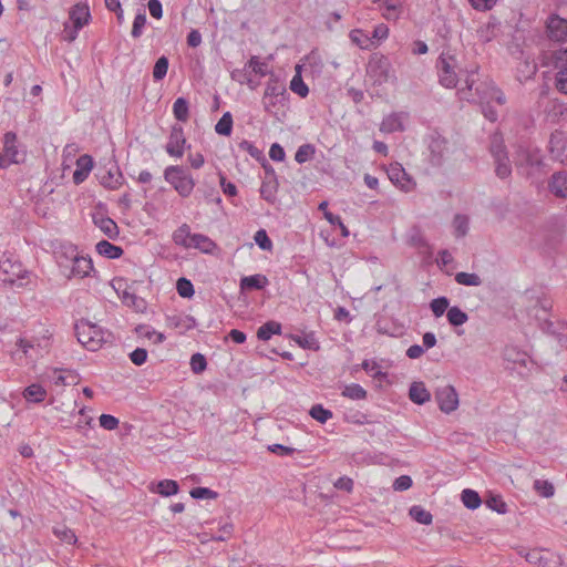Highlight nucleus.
<instances>
[{
	"label": "nucleus",
	"instance_id": "4be33fe9",
	"mask_svg": "<svg viewBox=\"0 0 567 567\" xmlns=\"http://www.w3.org/2000/svg\"><path fill=\"white\" fill-rule=\"evenodd\" d=\"M403 117V113L389 114L382 120L380 124V131L383 133H394L404 131Z\"/></svg>",
	"mask_w": 567,
	"mask_h": 567
},
{
	"label": "nucleus",
	"instance_id": "c85d7f7f",
	"mask_svg": "<svg viewBox=\"0 0 567 567\" xmlns=\"http://www.w3.org/2000/svg\"><path fill=\"white\" fill-rule=\"evenodd\" d=\"M23 396L27 401L40 403L44 401L47 391L42 385L33 383L24 389Z\"/></svg>",
	"mask_w": 567,
	"mask_h": 567
},
{
	"label": "nucleus",
	"instance_id": "3c124183",
	"mask_svg": "<svg viewBox=\"0 0 567 567\" xmlns=\"http://www.w3.org/2000/svg\"><path fill=\"white\" fill-rule=\"evenodd\" d=\"M177 292L183 298H192L195 293L194 286L190 280L179 278L176 284Z\"/></svg>",
	"mask_w": 567,
	"mask_h": 567
},
{
	"label": "nucleus",
	"instance_id": "f3484780",
	"mask_svg": "<svg viewBox=\"0 0 567 567\" xmlns=\"http://www.w3.org/2000/svg\"><path fill=\"white\" fill-rule=\"evenodd\" d=\"M373 3L379 4L382 10V16L386 20H396L403 12L402 0H372Z\"/></svg>",
	"mask_w": 567,
	"mask_h": 567
},
{
	"label": "nucleus",
	"instance_id": "473e14b6",
	"mask_svg": "<svg viewBox=\"0 0 567 567\" xmlns=\"http://www.w3.org/2000/svg\"><path fill=\"white\" fill-rule=\"evenodd\" d=\"M173 113L177 121L187 122L189 118L188 101L185 97H178L173 104Z\"/></svg>",
	"mask_w": 567,
	"mask_h": 567
},
{
	"label": "nucleus",
	"instance_id": "f8f14e48",
	"mask_svg": "<svg viewBox=\"0 0 567 567\" xmlns=\"http://www.w3.org/2000/svg\"><path fill=\"white\" fill-rule=\"evenodd\" d=\"M388 176L394 185L399 186L405 192L411 190L414 186L412 178L406 174L405 169L399 163H394L389 166Z\"/></svg>",
	"mask_w": 567,
	"mask_h": 567
},
{
	"label": "nucleus",
	"instance_id": "338daca9",
	"mask_svg": "<svg viewBox=\"0 0 567 567\" xmlns=\"http://www.w3.org/2000/svg\"><path fill=\"white\" fill-rule=\"evenodd\" d=\"M269 157L275 162H282L286 157L285 150L278 143H274L269 150Z\"/></svg>",
	"mask_w": 567,
	"mask_h": 567
},
{
	"label": "nucleus",
	"instance_id": "2f4dec72",
	"mask_svg": "<svg viewBox=\"0 0 567 567\" xmlns=\"http://www.w3.org/2000/svg\"><path fill=\"white\" fill-rule=\"evenodd\" d=\"M135 331L140 337L147 338L148 340H152L153 343L155 344H159L165 340L164 333L157 332L156 330L146 324L137 326Z\"/></svg>",
	"mask_w": 567,
	"mask_h": 567
},
{
	"label": "nucleus",
	"instance_id": "dca6fc26",
	"mask_svg": "<svg viewBox=\"0 0 567 567\" xmlns=\"http://www.w3.org/2000/svg\"><path fill=\"white\" fill-rule=\"evenodd\" d=\"M69 18L74 27H76L78 29H82L83 27L89 24L91 20L89 6L81 2L74 4L69 12Z\"/></svg>",
	"mask_w": 567,
	"mask_h": 567
},
{
	"label": "nucleus",
	"instance_id": "6e6d98bb",
	"mask_svg": "<svg viewBox=\"0 0 567 567\" xmlns=\"http://www.w3.org/2000/svg\"><path fill=\"white\" fill-rule=\"evenodd\" d=\"M207 367L206 358L202 353H195L190 358V368L194 373H202Z\"/></svg>",
	"mask_w": 567,
	"mask_h": 567
},
{
	"label": "nucleus",
	"instance_id": "ea45409f",
	"mask_svg": "<svg viewBox=\"0 0 567 567\" xmlns=\"http://www.w3.org/2000/svg\"><path fill=\"white\" fill-rule=\"evenodd\" d=\"M53 534L62 542L73 545L78 538L74 532L65 525H58L53 528Z\"/></svg>",
	"mask_w": 567,
	"mask_h": 567
},
{
	"label": "nucleus",
	"instance_id": "6e6552de",
	"mask_svg": "<svg viewBox=\"0 0 567 567\" xmlns=\"http://www.w3.org/2000/svg\"><path fill=\"white\" fill-rule=\"evenodd\" d=\"M435 400L442 412L450 414L458 406V394L453 385H444L436 390Z\"/></svg>",
	"mask_w": 567,
	"mask_h": 567
},
{
	"label": "nucleus",
	"instance_id": "49530a36",
	"mask_svg": "<svg viewBox=\"0 0 567 567\" xmlns=\"http://www.w3.org/2000/svg\"><path fill=\"white\" fill-rule=\"evenodd\" d=\"M168 64V59L165 55L158 58L153 69V79L155 81H161L166 76Z\"/></svg>",
	"mask_w": 567,
	"mask_h": 567
},
{
	"label": "nucleus",
	"instance_id": "4c0bfd02",
	"mask_svg": "<svg viewBox=\"0 0 567 567\" xmlns=\"http://www.w3.org/2000/svg\"><path fill=\"white\" fill-rule=\"evenodd\" d=\"M410 516L417 523L423 525H430L433 516L429 511H425L420 505H414L410 508Z\"/></svg>",
	"mask_w": 567,
	"mask_h": 567
},
{
	"label": "nucleus",
	"instance_id": "20e7f679",
	"mask_svg": "<svg viewBox=\"0 0 567 567\" xmlns=\"http://www.w3.org/2000/svg\"><path fill=\"white\" fill-rule=\"evenodd\" d=\"M164 178L183 197L192 194L195 182L188 172L178 165H172L165 168Z\"/></svg>",
	"mask_w": 567,
	"mask_h": 567
},
{
	"label": "nucleus",
	"instance_id": "79ce46f5",
	"mask_svg": "<svg viewBox=\"0 0 567 567\" xmlns=\"http://www.w3.org/2000/svg\"><path fill=\"white\" fill-rule=\"evenodd\" d=\"M316 154V147L312 144H302L295 154V161L303 164L310 161Z\"/></svg>",
	"mask_w": 567,
	"mask_h": 567
},
{
	"label": "nucleus",
	"instance_id": "8fccbe9b",
	"mask_svg": "<svg viewBox=\"0 0 567 567\" xmlns=\"http://www.w3.org/2000/svg\"><path fill=\"white\" fill-rule=\"evenodd\" d=\"M290 90L298 94L299 96L301 97H306L309 93V89L308 86L306 85V83L303 82L302 78L300 76L299 73H297L291 82H290Z\"/></svg>",
	"mask_w": 567,
	"mask_h": 567
},
{
	"label": "nucleus",
	"instance_id": "5fc2aeb1",
	"mask_svg": "<svg viewBox=\"0 0 567 567\" xmlns=\"http://www.w3.org/2000/svg\"><path fill=\"white\" fill-rule=\"evenodd\" d=\"M435 317H441L445 311L449 310V299L446 297H439L433 299L430 305Z\"/></svg>",
	"mask_w": 567,
	"mask_h": 567
},
{
	"label": "nucleus",
	"instance_id": "9b49d317",
	"mask_svg": "<svg viewBox=\"0 0 567 567\" xmlns=\"http://www.w3.org/2000/svg\"><path fill=\"white\" fill-rule=\"evenodd\" d=\"M186 144V138L184 135V130L179 125H174L172 127L168 142L166 144V152L171 156L182 157L184 154V146Z\"/></svg>",
	"mask_w": 567,
	"mask_h": 567
},
{
	"label": "nucleus",
	"instance_id": "0e129e2a",
	"mask_svg": "<svg viewBox=\"0 0 567 567\" xmlns=\"http://www.w3.org/2000/svg\"><path fill=\"white\" fill-rule=\"evenodd\" d=\"M238 146L254 158L258 159L262 155V152L247 140L241 141Z\"/></svg>",
	"mask_w": 567,
	"mask_h": 567
},
{
	"label": "nucleus",
	"instance_id": "bb28decb",
	"mask_svg": "<svg viewBox=\"0 0 567 567\" xmlns=\"http://www.w3.org/2000/svg\"><path fill=\"white\" fill-rule=\"evenodd\" d=\"M95 248L99 255L110 259H116L123 255L122 247L113 245L107 240L99 241Z\"/></svg>",
	"mask_w": 567,
	"mask_h": 567
},
{
	"label": "nucleus",
	"instance_id": "680f3d73",
	"mask_svg": "<svg viewBox=\"0 0 567 567\" xmlns=\"http://www.w3.org/2000/svg\"><path fill=\"white\" fill-rule=\"evenodd\" d=\"M130 359L135 365H142L147 360V351L144 348H136L130 353Z\"/></svg>",
	"mask_w": 567,
	"mask_h": 567
},
{
	"label": "nucleus",
	"instance_id": "a18cd8bd",
	"mask_svg": "<svg viewBox=\"0 0 567 567\" xmlns=\"http://www.w3.org/2000/svg\"><path fill=\"white\" fill-rule=\"evenodd\" d=\"M309 414L311 417L322 424L332 417V412L328 409H324L321 404L313 405L310 409Z\"/></svg>",
	"mask_w": 567,
	"mask_h": 567
},
{
	"label": "nucleus",
	"instance_id": "ddd939ff",
	"mask_svg": "<svg viewBox=\"0 0 567 567\" xmlns=\"http://www.w3.org/2000/svg\"><path fill=\"white\" fill-rule=\"evenodd\" d=\"M78 254L76 247L72 244H63L55 250L54 255L56 262L64 275L71 267Z\"/></svg>",
	"mask_w": 567,
	"mask_h": 567
},
{
	"label": "nucleus",
	"instance_id": "864d4df0",
	"mask_svg": "<svg viewBox=\"0 0 567 567\" xmlns=\"http://www.w3.org/2000/svg\"><path fill=\"white\" fill-rule=\"evenodd\" d=\"M189 494L195 499H215L218 497V493L208 487H195Z\"/></svg>",
	"mask_w": 567,
	"mask_h": 567
},
{
	"label": "nucleus",
	"instance_id": "bf43d9fd",
	"mask_svg": "<svg viewBox=\"0 0 567 567\" xmlns=\"http://www.w3.org/2000/svg\"><path fill=\"white\" fill-rule=\"evenodd\" d=\"M248 66L251 68V70L260 76H265L268 73L267 64L260 62L257 56L250 58V60L248 61Z\"/></svg>",
	"mask_w": 567,
	"mask_h": 567
},
{
	"label": "nucleus",
	"instance_id": "c9c22d12",
	"mask_svg": "<svg viewBox=\"0 0 567 567\" xmlns=\"http://www.w3.org/2000/svg\"><path fill=\"white\" fill-rule=\"evenodd\" d=\"M341 395L351 400L359 401L367 398V391L360 384L351 383L344 386Z\"/></svg>",
	"mask_w": 567,
	"mask_h": 567
},
{
	"label": "nucleus",
	"instance_id": "412c9836",
	"mask_svg": "<svg viewBox=\"0 0 567 567\" xmlns=\"http://www.w3.org/2000/svg\"><path fill=\"white\" fill-rule=\"evenodd\" d=\"M93 223L110 239H115L118 237V226L112 218L102 215H94Z\"/></svg>",
	"mask_w": 567,
	"mask_h": 567
},
{
	"label": "nucleus",
	"instance_id": "13d9d810",
	"mask_svg": "<svg viewBox=\"0 0 567 567\" xmlns=\"http://www.w3.org/2000/svg\"><path fill=\"white\" fill-rule=\"evenodd\" d=\"M146 24V14L143 12V13H138L136 14L134 21H133V27H132V37L137 39L142 35V32H143V28L145 27Z\"/></svg>",
	"mask_w": 567,
	"mask_h": 567
},
{
	"label": "nucleus",
	"instance_id": "f704fd0d",
	"mask_svg": "<svg viewBox=\"0 0 567 567\" xmlns=\"http://www.w3.org/2000/svg\"><path fill=\"white\" fill-rule=\"evenodd\" d=\"M446 317L450 324L454 327H460L468 320L467 313L456 306L449 308Z\"/></svg>",
	"mask_w": 567,
	"mask_h": 567
},
{
	"label": "nucleus",
	"instance_id": "1a4fd4ad",
	"mask_svg": "<svg viewBox=\"0 0 567 567\" xmlns=\"http://www.w3.org/2000/svg\"><path fill=\"white\" fill-rule=\"evenodd\" d=\"M100 183L110 189H117L122 186L124 177L116 163H110V166L100 168L99 173Z\"/></svg>",
	"mask_w": 567,
	"mask_h": 567
},
{
	"label": "nucleus",
	"instance_id": "4d7b16f0",
	"mask_svg": "<svg viewBox=\"0 0 567 567\" xmlns=\"http://www.w3.org/2000/svg\"><path fill=\"white\" fill-rule=\"evenodd\" d=\"M324 218L333 226H338L340 228V231H341V235L342 237H348L349 236V229L348 227L343 224L342 219L340 216L338 215H334L332 214L331 212H326L324 213Z\"/></svg>",
	"mask_w": 567,
	"mask_h": 567
},
{
	"label": "nucleus",
	"instance_id": "58836bf2",
	"mask_svg": "<svg viewBox=\"0 0 567 567\" xmlns=\"http://www.w3.org/2000/svg\"><path fill=\"white\" fill-rule=\"evenodd\" d=\"M217 134L223 136H229L233 131V116L229 112L223 114L217 124L215 125Z\"/></svg>",
	"mask_w": 567,
	"mask_h": 567
},
{
	"label": "nucleus",
	"instance_id": "393cba45",
	"mask_svg": "<svg viewBox=\"0 0 567 567\" xmlns=\"http://www.w3.org/2000/svg\"><path fill=\"white\" fill-rule=\"evenodd\" d=\"M409 398L413 403L424 404L430 401L431 394L423 382H413L410 385Z\"/></svg>",
	"mask_w": 567,
	"mask_h": 567
},
{
	"label": "nucleus",
	"instance_id": "e2e57ef3",
	"mask_svg": "<svg viewBox=\"0 0 567 567\" xmlns=\"http://www.w3.org/2000/svg\"><path fill=\"white\" fill-rule=\"evenodd\" d=\"M100 425L105 430H115L118 426V420L111 414H102L100 416Z\"/></svg>",
	"mask_w": 567,
	"mask_h": 567
},
{
	"label": "nucleus",
	"instance_id": "cd10ccee",
	"mask_svg": "<svg viewBox=\"0 0 567 567\" xmlns=\"http://www.w3.org/2000/svg\"><path fill=\"white\" fill-rule=\"evenodd\" d=\"M194 234L190 233V227L183 224L173 233V241L177 246L189 249V241H192Z\"/></svg>",
	"mask_w": 567,
	"mask_h": 567
},
{
	"label": "nucleus",
	"instance_id": "423d86ee",
	"mask_svg": "<svg viewBox=\"0 0 567 567\" xmlns=\"http://www.w3.org/2000/svg\"><path fill=\"white\" fill-rule=\"evenodd\" d=\"M287 90L284 82L274 74L266 84L262 102L267 112H271L277 105H284L287 101Z\"/></svg>",
	"mask_w": 567,
	"mask_h": 567
},
{
	"label": "nucleus",
	"instance_id": "a878e982",
	"mask_svg": "<svg viewBox=\"0 0 567 567\" xmlns=\"http://www.w3.org/2000/svg\"><path fill=\"white\" fill-rule=\"evenodd\" d=\"M269 284L268 278L265 275H252L243 277L240 280V289L241 290H261Z\"/></svg>",
	"mask_w": 567,
	"mask_h": 567
},
{
	"label": "nucleus",
	"instance_id": "de8ad7c7",
	"mask_svg": "<svg viewBox=\"0 0 567 567\" xmlns=\"http://www.w3.org/2000/svg\"><path fill=\"white\" fill-rule=\"evenodd\" d=\"M350 39L361 49H369L371 45V38L365 34L362 30H352L350 32Z\"/></svg>",
	"mask_w": 567,
	"mask_h": 567
},
{
	"label": "nucleus",
	"instance_id": "4468645a",
	"mask_svg": "<svg viewBox=\"0 0 567 567\" xmlns=\"http://www.w3.org/2000/svg\"><path fill=\"white\" fill-rule=\"evenodd\" d=\"M93 270V264L91 258L83 257L78 254L75 259L73 260L71 267L66 271L65 276L69 278L78 277V278H84L90 275V272Z\"/></svg>",
	"mask_w": 567,
	"mask_h": 567
},
{
	"label": "nucleus",
	"instance_id": "69168bd1",
	"mask_svg": "<svg viewBox=\"0 0 567 567\" xmlns=\"http://www.w3.org/2000/svg\"><path fill=\"white\" fill-rule=\"evenodd\" d=\"M219 182L224 194L230 197L237 195L238 192L236 185L234 183L227 182L226 177L221 173L219 174Z\"/></svg>",
	"mask_w": 567,
	"mask_h": 567
},
{
	"label": "nucleus",
	"instance_id": "a211bd4d",
	"mask_svg": "<svg viewBox=\"0 0 567 567\" xmlns=\"http://www.w3.org/2000/svg\"><path fill=\"white\" fill-rule=\"evenodd\" d=\"M548 37L555 41H563L567 37V20L550 17L547 22Z\"/></svg>",
	"mask_w": 567,
	"mask_h": 567
},
{
	"label": "nucleus",
	"instance_id": "9d476101",
	"mask_svg": "<svg viewBox=\"0 0 567 567\" xmlns=\"http://www.w3.org/2000/svg\"><path fill=\"white\" fill-rule=\"evenodd\" d=\"M555 66L557 69L555 86L567 95V49L555 52Z\"/></svg>",
	"mask_w": 567,
	"mask_h": 567
},
{
	"label": "nucleus",
	"instance_id": "0eeeda50",
	"mask_svg": "<svg viewBox=\"0 0 567 567\" xmlns=\"http://www.w3.org/2000/svg\"><path fill=\"white\" fill-rule=\"evenodd\" d=\"M456 59L452 55L442 53L436 62L440 84L447 89H453L457 84Z\"/></svg>",
	"mask_w": 567,
	"mask_h": 567
},
{
	"label": "nucleus",
	"instance_id": "f257e3e1",
	"mask_svg": "<svg viewBox=\"0 0 567 567\" xmlns=\"http://www.w3.org/2000/svg\"><path fill=\"white\" fill-rule=\"evenodd\" d=\"M75 334L87 350L96 351L105 343H112L113 333L104 330L102 327L91 323L87 320H81L75 324Z\"/></svg>",
	"mask_w": 567,
	"mask_h": 567
},
{
	"label": "nucleus",
	"instance_id": "c03bdc74",
	"mask_svg": "<svg viewBox=\"0 0 567 567\" xmlns=\"http://www.w3.org/2000/svg\"><path fill=\"white\" fill-rule=\"evenodd\" d=\"M534 489L537 492L539 496L545 498H549L555 494L554 485L546 480H536L534 482Z\"/></svg>",
	"mask_w": 567,
	"mask_h": 567
},
{
	"label": "nucleus",
	"instance_id": "5701e85b",
	"mask_svg": "<svg viewBox=\"0 0 567 567\" xmlns=\"http://www.w3.org/2000/svg\"><path fill=\"white\" fill-rule=\"evenodd\" d=\"M549 188L557 197H567V172H557L551 176Z\"/></svg>",
	"mask_w": 567,
	"mask_h": 567
},
{
	"label": "nucleus",
	"instance_id": "c756f323",
	"mask_svg": "<svg viewBox=\"0 0 567 567\" xmlns=\"http://www.w3.org/2000/svg\"><path fill=\"white\" fill-rule=\"evenodd\" d=\"M281 333V324L277 321H268L260 326L257 330V337L259 340L267 341L269 340L274 334H280Z\"/></svg>",
	"mask_w": 567,
	"mask_h": 567
},
{
	"label": "nucleus",
	"instance_id": "774afa93",
	"mask_svg": "<svg viewBox=\"0 0 567 567\" xmlns=\"http://www.w3.org/2000/svg\"><path fill=\"white\" fill-rule=\"evenodd\" d=\"M412 486V478L409 475H401L393 482L395 491H406Z\"/></svg>",
	"mask_w": 567,
	"mask_h": 567
},
{
	"label": "nucleus",
	"instance_id": "f03ea898",
	"mask_svg": "<svg viewBox=\"0 0 567 567\" xmlns=\"http://www.w3.org/2000/svg\"><path fill=\"white\" fill-rule=\"evenodd\" d=\"M367 76L374 85H382L396 79L391 61L380 52L370 55L367 64Z\"/></svg>",
	"mask_w": 567,
	"mask_h": 567
},
{
	"label": "nucleus",
	"instance_id": "603ef678",
	"mask_svg": "<svg viewBox=\"0 0 567 567\" xmlns=\"http://www.w3.org/2000/svg\"><path fill=\"white\" fill-rule=\"evenodd\" d=\"M254 239L260 249L267 250V251H270L272 249V241L270 240V238L265 229L257 230L255 233Z\"/></svg>",
	"mask_w": 567,
	"mask_h": 567
},
{
	"label": "nucleus",
	"instance_id": "a19ab883",
	"mask_svg": "<svg viewBox=\"0 0 567 567\" xmlns=\"http://www.w3.org/2000/svg\"><path fill=\"white\" fill-rule=\"evenodd\" d=\"M455 281L462 286L477 287V286L482 285L481 277L474 272H464V271L457 272L455 275Z\"/></svg>",
	"mask_w": 567,
	"mask_h": 567
},
{
	"label": "nucleus",
	"instance_id": "37998d69",
	"mask_svg": "<svg viewBox=\"0 0 567 567\" xmlns=\"http://www.w3.org/2000/svg\"><path fill=\"white\" fill-rule=\"evenodd\" d=\"M475 73L476 70L472 71L471 74H468V76L465 80L466 87L460 89L457 91V95L460 96L461 100L468 102L475 101V94L472 92L473 85L475 84V80L473 79V75Z\"/></svg>",
	"mask_w": 567,
	"mask_h": 567
},
{
	"label": "nucleus",
	"instance_id": "09e8293b",
	"mask_svg": "<svg viewBox=\"0 0 567 567\" xmlns=\"http://www.w3.org/2000/svg\"><path fill=\"white\" fill-rule=\"evenodd\" d=\"M455 236L464 237L468 231V218L465 215L457 214L453 220Z\"/></svg>",
	"mask_w": 567,
	"mask_h": 567
},
{
	"label": "nucleus",
	"instance_id": "6ab92c4d",
	"mask_svg": "<svg viewBox=\"0 0 567 567\" xmlns=\"http://www.w3.org/2000/svg\"><path fill=\"white\" fill-rule=\"evenodd\" d=\"M92 168H93L92 157L86 154L81 155L76 159V169L73 173V182L76 185L83 183L87 178Z\"/></svg>",
	"mask_w": 567,
	"mask_h": 567
},
{
	"label": "nucleus",
	"instance_id": "052dcab7",
	"mask_svg": "<svg viewBox=\"0 0 567 567\" xmlns=\"http://www.w3.org/2000/svg\"><path fill=\"white\" fill-rule=\"evenodd\" d=\"M275 193L276 187L270 182H264L260 187V195L264 199H266L269 203H272L275 200Z\"/></svg>",
	"mask_w": 567,
	"mask_h": 567
},
{
	"label": "nucleus",
	"instance_id": "72a5a7b5",
	"mask_svg": "<svg viewBox=\"0 0 567 567\" xmlns=\"http://www.w3.org/2000/svg\"><path fill=\"white\" fill-rule=\"evenodd\" d=\"M152 491L158 493L162 496L168 497L177 494L179 491V486L176 481L163 480L159 481L156 485V488Z\"/></svg>",
	"mask_w": 567,
	"mask_h": 567
},
{
	"label": "nucleus",
	"instance_id": "b1692460",
	"mask_svg": "<svg viewBox=\"0 0 567 567\" xmlns=\"http://www.w3.org/2000/svg\"><path fill=\"white\" fill-rule=\"evenodd\" d=\"M189 248L198 249L204 254H213L217 249V245L206 235L194 234L192 241H189Z\"/></svg>",
	"mask_w": 567,
	"mask_h": 567
},
{
	"label": "nucleus",
	"instance_id": "7c9ffc66",
	"mask_svg": "<svg viewBox=\"0 0 567 567\" xmlns=\"http://www.w3.org/2000/svg\"><path fill=\"white\" fill-rule=\"evenodd\" d=\"M3 152L6 153V156H9L11 158V161H14L17 163H19V159H18V155H19V152H18V148H17V135L16 133L13 132H7L4 134V138H3Z\"/></svg>",
	"mask_w": 567,
	"mask_h": 567
},
{
	"label": "nucleus",
	"instance_id": "7ed1b4c3",
	"mask_svg": "<svg viewBox=\"0 0 567 567\" xmlns=\"http://www.w3.org/2000/svg\"><path fill=\"white\" fill-rule=\"evenodd\" d=\"M489 152L495 162V173L499 178H507L512 174L511 162L504 145L502 134L494 133L491 136Z\"/></svg>",
	"mask_w": 567,
	"mask_h": 567
},
{
	"label": "nucleus",
	"instance_id": "2eb2a0df",
	"mask_svg": "<svg viewBox=\"0 0 567 567\" xmlns=\"http://www.w3.org/2000/svg\"><path fill=\"white\" fill-rule=\"evenodd\" d=\"M549 150L551 155L564 162L567 158V137L563 132H554L549 140Z\"/></svg>",
	"mask_w": 567,
	"mask_h": 567
},
{
	"label": "nucleus",
	"instance_id": "e433bc0d",
	"mask_svg": "<svg viewBox=\"0 0 567 567\" xmlns=\"http://www.w3.org/2000/svg\"><path fill=\"white\" fill-rule=\"evenodd\" d=\"M462 502L468 509H476L480 507L482 499L477 492L466 488L461 495Z\"/></svg>",
	"mask_w": 567,
	"mask_h": 567
},
{
	"label": "nucleus",
	"instance_id": "aec40b11",
	"mask_svg": "<svg viewBox=\"0 0 567 567\" xmlns=\"http://www.w3.org/2000/svg\"><path fill=\"white\" fill-rule=\"evenodd\" d=\"M431 152V162L433 165H441L443 157L447 151V142L441 136H432L429 144Z\"/></svg>",
	"mask_w": 567,
	"mask_h": 567
},
{
	"label": "nucleus",
	"instance_id": "39448f33",
	"mask_svg": "<svg viewBox=\"0 0 567 567\" xmlns=\"http://www.w3.org/2000/svg\"><path fill=\"white\" fill-rule=\"evenodd\" d=\"M28 270L12 255H3L0 259V280L14 285L28 276Z\"/></svg>",
	"mask_w": 567,
	"mask_h": 567
}]
</instances>
